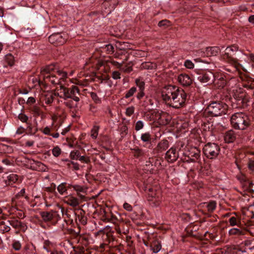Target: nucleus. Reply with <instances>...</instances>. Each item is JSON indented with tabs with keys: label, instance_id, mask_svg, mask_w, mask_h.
Returning <instances> with one entry per match:
<instances>
[{
	"label": "nucleus",
	"instance_id": "f257e3e1",
	"mask_svg": "<svg viewBox=\"0 0 254 254\" xmlns=\"http://www.w3.org/2000/svg\"><path fill=\"white\" fill-rule=\"evenodd\" d=\"M162 97L166 104L173 108H180L185 104L187 95L183 90L169 85L162 90Z\"/></svg>",
	"mask_w": 254,
	"mask_h": 254
},
{
	"label": "nucleus",
	"instance_id": "f03ea898",
	"mask_svg": "<svg viewBox=\"0 0 254 254\" xmlns=\"http://www.w3.org/2000/svg\"><path fill=\"white\" fill-rule=\"evenodd\" d=\"M67 78V73L55 67L54 65L47 66L41 71L39 80H43L45 84H62Z\"/></svg>",
	"mask_w": 254,
	"mask_h": 254
},
{
	"label": "nucleus",
	"instance_id": "7ed1b4c3",
	"mask_svg": "<svg viewBox=\"0 0 254 254\" xmlns=\"http://www.w3.org/2000/svg\"><path fill=\"white\" fill-rule=\"evenodd\" d=\"M230 95L232 96L237 102L238 105L240 107L247 106L248 99L245 97V93L243 88L237 85V81L235 78H231L228 81Z\"/></svg>",
	"mask_w": 254,
	"mask_h": 254
},
{
	"label": "nucleus",
	"instance_id": "20e7f679",
	"mask_svg": "<svg viewBox=\"0 0 254 254\" xmlns=\"http://www.w3.org/2000/svg\"><path fill=\"white\" fill-rule=\"evenodd\" d=\"M230 121L232 126L236 129L245 130L250 125L249 117L243 112L236 113L232 115Z\"/></svg>",
	"mask_w": 254,
	"mask_h": 254
},
{
	"label": "nucleus",
	"instance_id": "39448f33",
	"mask_svg": "<svg viewBox=\"0 0 254 254\" xmlns=\"http://www.w3.org/2000/svg\"><path fill=\"white\" fill-rule=\"evenodd\" d=\"M79 89L76 86H72L71 88H68L63 85L60 86V89L58 90V95L64 99H71L74 101L78 102L79 98L76 96V94H79Z\"/></svg>",
	"mask_w": 254,
	"mask_h": 254
},
{
	"label": "nucleus",
	"instance_id": "423d86ee",
	"mask_svg": "<svg viewBox=\"0 0 254 254\" xmlns=\"http://www.w3.org/2000/svg\"><path fill=\"white\" fill-rule=\"evenodd\" d=\"M227 105L222 102H214L209 104L205 110L211 116H218L226 114Z\"/></svg>",
	"mask_w": 254,
	"mask_h": 254
},
{
	"label": "nucleus",
	"instance_id": "0eeeda50",
	"mask_svg": "<svg viewBox=\"0 0 254 254\" xmlns=\"http://www.w3.org/2000/svg\"><path fill=\"white\" fill-rule=\"evenodd\" d=\"M238 47L233 45L227 47L224 51V54L222 56V58L226 60L228 62L234 64L235 70H238V66L241 65L239 64L237 65L236 60L233 57L236 52L238 51Z\"/></svg>",
	"mask_w": 254,
	"mask_h": 254
},
{
	"label": "nucleus",
	"instance_id": "6e6552de",
	"mask_svg": "<svg viewBox=\"0 0 254 254\" xmlns=\"http://www.w3.org/2000/svg\"><path fill=\"white\" fill-rule=\"evenodd\" d=\"M205 156L210 159L215 158L219 154L220 150V147L214 143H207L203 148Z\"/></svg>",
	"mask_w": 254,
	"mask_h": 254
},
{
	"label": "nucleus",
	"instance_id": "1a4fd4ad",
	"mask_svg": "<svg viewBox=\"0 0 254 254\" xmlns=\"http://www.w3.org/2000/svg\"><path fill=\"white\" fill-rule=\"evenodd\" d=\"M68 38L67 34L65 33H54L49 37L50 43L57 45L64 44Z\"/></svg>",
	"mask_w": 254,
	"mask_h": 254
},
{
	"label": "nucleus",
	"instance_id": "9d476101",
	"mask_svg": "<svg viewBox=\"0 0 254 254\" xmlns=\"http://www.w3.org/2000/svg\"><path fill=\"white\" fill-rule=\"evenodd\" d=\"M148 200L153 202L156 205H158L161 200V191L153 188H149Z\"/></svg>",
	"mask_w": 254,
	"mask_h": 254
},
{
	"label": "nucleus",
	"instance_id": "9b49d317",
	"mask_svg": "<svg viewBox=\"0 0 254 254\" xmlns=\"http://www.w3.org/2000/svg\"><path fill=\"white\" fill-rule=\"evenodd\" d=\"M197 78L200 82L208 84L214 81V75L212 72L208 71L199 74Z\"/></svg>",
	"mask_w": 254,
	"mask_h": 254
},
{
	"label": "nucleus",
	"instance_id": "f8f14e48",
	"mask_svg": "<svg viewBox=\"0 0 254 254\" xmlns=\"http://www.w3.org/2000/svg\"><path fill=\"white\" fill-rule=\"evenodd\" d=\"M155 117L154 120L162 125L167 124L171 119L170 116L168 113L162 111L156 113Z\"/></svg>",
	"mask_w": 254,
	"mask_h": 254
},
{
	"label": "nucleus",
	"instance_id": "ddd939ff",
	"mask_svg": "<svg viewBox=\"0 0 254 254\" xmlns=\"http://www.w3.org/2000/svg\"><path fill=\"white\" fill-rule=\"evenodd\" d=\"M200 150L196 147H191L189 151L188 157L191 162L199 163Z\"/></svg>",
	"mask_w": 254,
	"mask_h": 254
},
{
	"label": "nucleus",
	"instance_id": "4468645a",
	"mask_svg": "<svg viewBox=\"0 0 254 254\" xmlns=\"http://www.w3.org/2000/svg\"><path fill=\"white\" fill-rule=\"evenodd\" d=\"M179 157V153L175 147H171L166 153L165 158L169 162H173Z\"/></svg>",
	"mask_w": 254,
	"mask_h": 254
},
{
	"label": "nucleus",
	"instance_id": "2eb2a0df",
	"mask_svg": "<svg viewBox=\"0 0 254 254\" xmlns=\"http://www.w3.org/2000/svg\"><path fill=\"white\" fill-rule=\"evenodd\" d=\"M53 122L50 127H44L42 130V132L46 134L51 135L53 137L57 138L59 137L60 134L58 132H56L55 133H51V132L53 130L57 131L58 129V127L55 126H54V119L53 118Z\"/></svg>",
	"mask_w": 254,
	"mask_h": 254
},
{
	"label": "nucleus",
	"instance_id": "dca6fc26",
	"mask_svg": "<svg viewBox=\"0 0 254 254\" xmlns=\"http://www.w3.org/2000/svg\"><path fill=\"white\" fill-rule=\"evenodd\" d=\"M178 81L184 86H190L192 82V78L187 74H181L178 76Z\"/></svg>",
	"mask_w": 254,
	"mask_h": 254
},
{
	"label": "nucleus",
	"instance_id": "f3484780",
	"mask_svg": "<svg viewBox=\"0 0 254 254\" xmlns=\"http://www.w3.org/2000/svg\"><path fill=\"white\" fill-rule=\"evenodd\" d=\"M64 201L65 203L72 207H76L80 203L79 199L72 195L65 197Z\"/></svg>",
	"mask_w": 254,
	"mask_h": 254
},
{
	"label": "nucleus",
	"instance_id": "a211bd4d",
	"mask_svg": "<svg viewBox=\"0 0 254 254\" xmlns=\"http://www.w3.org/2000/svg\"><path fill=\"white\" fill-rule=\"evenodd\" d=\"M149 248L153 253L156 254L161 250L162 245L159 241L157 239H155L150 243Z\"/></svg>",
	"mask_w": 254,
	"mask_h": 254
},
{
	"label": "nucleus",
	"instance_id": "6ab92c4d",
	"mask_svg": "<svg viewBox=\"0 0 254 254\" xmlns=\"http://www.w3.org/2000/svg\"><path fill=\"white\" fill-rule=\"evenodd\" d=\"M228 222L231 226H237L240 227L242 225V222L241 217L237 215H234L231 216Z\"/></svg>",
	"mask_w": 254,
	"mask_h": 254
},
{
	"label": "nucleus",
	"instance_id": "aec40b11",
	"mask_svg": "<svg viewBox=\"0 0 254 254\" xmlns=\"http://www.w3.org/2000/svg\"><path fill=\"white\" fill-rule=\"evenodd\" d=\"M30 163L32 165L31 167L32 169L37 170L39 171H45L47 169L46 166L41 162L32 160Z\"/></svg>",
	"mask_w": 254,
	"mask_h": 254
},
{
	"label": "nucleus",
	"instance_id": "412c9836",
	"mask_svg": "<svg viewBox=\"0 0 254 254\" xmlns=\"http://www.w3.org/2000/svg\"><path fill=\"white\" fill-rule=\"evenodd\" d=\"M220 51L218 47H207L205 50V54L207 57L215 56Z\"/></svg>",
	"mask_w": 254,
	"mask_h": 254
},
{
	"label": "nucleus",
	"instance_id": "4be33fe9",
	"mask_svg": "<svg viewBox=\"0 0 254 254\" xmlns=\"http://www.w3.org/2000/svg\"><path fill=\"white\" fill-rule=\"evenodd\" d=\"M236 138L235 132L232 130H229L226 132L224 136V140L227 143L233 142Z\"/></svg>",
	"mask_w": 254,
	"mask_h": 254
},
{
	"label": "nucleus",
	"instance_id": "5701e85b",
	"mask_svg": "<svg viewBox=\"0 0 254 254\" xmlns=\"http://www.w3.org/2000/svg\"><path fill=\"white\" fill-rule=\"evenodd\" d=\"M68 187H72L73 190L76 191L77 194H79V193H86L87 190V187L78 185L69 184Z\"/></svg>",
	"mask_w": 254,
	"mask_h": 254
},
{
	"label": "nucleus",
	"instance_id": "b1692460",
	"mask_svg": "<svg viewBox=\"0 0 254 254\" xmlns=\"http://www.w3.org/2000/svg\"><path fill=\"white\" fill-rule=\"evenodd\" d=\"M215 83L218 85L219 87L223 88L224 87H226V88L228 90H229V87L228 86V81L223 78L220 77L219 79L216 80L215 79Z\"/></svg>",
	"mask_w": 254,
	"mask_h": 254
},
{
	"label": "nucleus",
	"instance_id": "393cba45",
	"mask_svg": "<svg viewBox=\"0 0 254 254\" xmlns=\"http://www.w3.org/2000/svg\"><path fill=\"white\" fill-rule=\"evenodd\" d=\"M8 223L13 228L18 229L24 227V224L17 219L8 221Z\"/></svg>",
	"mask_w": 254,
	"mask_h": 254
},
{
	"label": "nucleus",
	"instance_id": "a878e982",
	"mask_svg": "<svg viewBox=\"0 0 254 254\" xmlns=\"http://www.w3.org/2000/svg\"><path fill=\"white\" fill-rule=\"evenodd\" d=\"M41 215L43 220L45 222L50 221L53 218V214L51 212H42L41 213Z\"/></svg>",
	"mask_w": 254,
	"mask_h": 254
},
{
	"label": "nucleus",
	"instance_id": "bb28decb",
	"mask_svg": "<svg viewBox=\"0 0 254 254\" xmlns=\"http://www.w3.org/2000/svg\"><path fill=\"white\" fill-rule=\"evenodd\" d=\"M228 234L230 236H240L244 235V233L240 229L233 228L229 230Z\"/></svg>",
	"mask_w": 254,
	"mask_h": 254
},
{
	"label": "nucleus",
	"instance_id": "cd10ccee",
	"mask_svg": "<svg viewBox=\"0 0 254 254\" xmlns=\"http://www.w3.org/2000/svg\"><path fill=\"white\" fill-rule=\"evenodd\" d=\"M157 65L155 63L151 62H145L141 64V68L146 69H152L155 68Z\"/></svg>",
	"mask_w": 254,
	"mask_h": 254
},
{
	"label": "nucleus",
	"instance_id": "c85d7f7f",
	"mask_svg": "<svg viewBox=\"0 0 254 254\" xmlns=\"http://www.w3.org/2000/svg\"><path fill=\"white\" fill-rule=\"evenodd\" d=\"M7 179L9 184H13L15 183V182H16V181H17L18 179V176L15 174H11L7 176Z\"/></svg>",
	"mask_w": 254,
	"mask_h": 254
},
{
	"label": "nucleus",
	"instance_id": "c756f323",
	"mask_svg": "<svg viewBox=\"0 0 254 254\" xmlns=\"http://www.w3.org/2000/svg\"><path fill=\"white\" fill-rule=\"evenodd\" d=\"M5 61L10 66H12L14 64V60L13 56L10 54H7L5 56Z\"/></svg>",
	"mask_w": 254,
	"mask_h": 254
},
{
	"label": "nucleus",
	"instance_id": "7c9ffc66",
	"mask_svg": "<svg viewBox=\"0 0 254 254\" xmlns=\"http://www.w3.org/2000/svg\"><path fill=\"white\" fill-rule=\"evenodd\" d=\"M66 161L67 162L66 165L69 168L73 169L75 170L79 169V165L78 163L69 160H66Z\"/></svg>",
	"mask_w": 254,
	"mask_h": 254
},
{
	"label": "nucleus",
	"instance_id": "2f4dec72",
	"mask_svg": "<svg viewBox=\"0 0 254 254\" xmlns=\"http://www.w3.org/2000/svg\"><path fill=\"white\" fill-rule=\"evenodd\" d=\"M168 146V141L167 140H162L158 143L157 146L159 149L162 150L167 149Z\"/></svg>",
	"mask_w": 254,
	"mask_h": 254
},
{
	"label": "nucleus",
	"instance_id": "473e14b6",
	"mask_svg": "<svg viewBox=\"0 0 254 254\" xmlns=\"http://www.w3.org/2000/svg\"><path fill=\"white\" fill-rule=\"evenodd\" d=\"M140 138L143 142H149L151 141V137L149 132H146L141 134Z\"/></svg>",
	"mask_w": 254,
	"mask_h": 254
},
{
	"label": "nucleus",
	"instance_id": "72a5a7b5",
	"mask_svg": "<svg viewBox=\"0 0 254 254\" xmlns=\"http://www.w3.org/2000/svg\"><path fill=\"white\" fill-rule=\"evenodd\" d=\"M65 186L66 183H63L58 187L57 190L61 194H64L65 192H66L67 189Z\"/></svg>",
	"mask_w": 254,
	"mask_h": 254
},
{
	"label": "nucleus",
	"instance_id": "f704fd0d",
	"mask_svg": "<svg viewBox=\"0 0 254 254\" xmlns=\"http://www.w3.org/2000/svg\"><path fill=\"white\" fill-rule=\"evenodd\" d=\"M45 102L47 104H50L53 101V94L51 93H48L45 94L44 99Z\"/></svg>",
	"mask_w": 254,
	"mask_h": 254
},
{
	"label": "nucleus",
	"instance_id": "c9c22d12",
	"mask_svg": "<svg viewBox=\"0 0 254 254\" xmlns=\"http://www.w3.org/2000/svg\"><path fill=\"white\" fill-rule=\"evenodd\" d=\"M0 229L4 233L9 232L10 230V228L8 225H6L5 222H2L0 224Z\"/></svg>",
	"mask_w": 254,
	"mask_h": 254
},
{
	"label": "nucleus",
	"instance_id": "e433bc0d",
	"mask_svg": "<svg viewBox=\"0 0 254 254\" xmlns=\"http://www.w3.org/2000/svg\"><path fill=\"white\" fill-rule=\"evenodd\" d=\"M99 127L98 126H94L91 130V136L93 139H96L98 134Z\"/></svg>",
	"mask_w": 254,
	"mask_h": 254
},
{
	"label": "nucleus",
	"instance_id": "4c0bfd02",
	"mask_svg": "<svg viewBox=\"0 0 254 254\" xmlns=\"http://www.w3.org/2000/svg\"><path fill=\"white\" fill-rule=\"evenodd\" d=\"M52 246V244L51 242L48 240L44 241L43 245V249L45 250L47 252L51 251V248Z\"/></svg>",
	"mask_w": 254,
	"mask_h": 254
},
{
	"label": "nucleus",
	"instance_id": "58836bf2",
	"mask_svg": "<svg viewBox=\"0 0 254 254\" xmlns=\"http://www.w3.org/2000/svg\"><path fill=\"white\" fill-rule=\"evenodd\" d=\"M52 154L55 157H59L62 152L61 148L57 146L52 149Z\"/></svg>",
	"mask_w": 254,
	"mask_h": 254
},
{
	"label": "nucleus",
	"instance_id": "ea45409f",
	"mask_svg": "<svg viewBox=\"0 0 254 254\" xmlns=\"http://www.w3.org/2000/svg\"><path fill=\"white\" fill-rule=\"evenodd\" d=\"M206 207L209 212H212L216 208V203L214 201H211L206 204Z\"/></svg>",
	"mask_w": 254,
	"mask_h": 254
},
{
	"label": "nucleus",
	"instance_id": "a19ab883",
	"mask_svg": "<svg viewBox=\"0 0 254 254\" xmlns=\"http://www.w3.org/2000/svg\"><path fill=\"white\" fill-rule=\"evenodd\" d=\"M135 83L138 87L139 90H144V82L140 79H136Z\"/></svg>",
	"mask_w": 254,
	"mask_h": 254
},
{
	"label": "nucleus",
	"instance_id": "79ce46f5",
	"mask_svg": "<svg viewBox=\"0 0 254 254\" xmlns=\"http://www.w3.org/2000/svg\"><path fill=\"white\" fill-rule=\"evenodd\" d=\"M11 150V147L8 145L0 143V153L8 152Z\"/></svg>",
	"mask_w": 254,
	"mask_h": 254
},
{
	"label": "nucleus",
	"instance_id": "37998d69",
	"mask_svg": "<svg viewBox=\"0 0 254 254\" xmlns=\"http://www.w3.org/2000/svg\"><path fill=\"white\" fill-rule=\"evenodd\" d=\"M136 91V88L135 87H131L126 93L125 95L126 98H128L132 96Z\"/></svg>",
	"mask_w": 254,
	"mask_h": 254
},
{
	"label": "nucleus",
	"instance_id": "c03bdc74",
	"mask_svg": "<svg viewBox=\"0 0 254 254\" xmlns=\"http://www.w3.org/2000/svg\"><path fill=\"white\" fill-rule=\"evenodd\" d=\"M71 156L73 159H78L79 160L82 161L85 163H88L89 161L88 158L85 157L84 156H80L78 158H76L74 155H73L72 153L71 154Z\"/></svg>",
	"mask_w": 254,
	"mask_h": 254
},
{
	"label": "nucleus",
	"instance_id": "a18cd8bd",
	"mask_svg": "<svg viewBox=\"0 0 254 254\" xmlns=\"http://www.w3.org/2000/svg\"><path fill=\"white\" fill-rule=\"evenodd\" d=\"M185 66L189 69H192L194 67V64L190 61L187 60L184 63Z\"/></svg>",
	"mask_w": 254,
	"mask_h": 254
},
{
	"label": "nucleus",
	"instance_id": "49530a36",
	"mask_svg": "<svg viewBox=\"0 0 254 254\" xmlns=\"http://www.w3.org/2000/svg\"><path fill=\"white\" fill-rule=\"evenodd\" d=\"M73 100L67 101L64 102V104H65V105L67 107H68L70 108H72L75 107L77 106V102H75V103H74L73 102Z\"/></svg>",
	"mask_w": 254,
	"mask_h": 254
},
{
	"label": "nucleus",
	"instance_id": "de8ad7c7",
	"mask_svg": "<svg viewBox=\"0 0 254 254\" xmlns=\"http://www.w3.org/2000/svg\"><path fill=\"white\" fill-rule=\"evenodd\" d=\"M18 119L23 123H27L28 117L25 114L20 113L18 115Z\"/></svg>",
	"mask_w": 254,
	"mask_h": 254
},
{
	"label": "nucleus",
	"instance_id": "09e8293b",
	"mask_svg": "<svg viewBox=\"0 0 254 254\" xmlns=\"http://www.w3.org/2000/svg\"><path fill=\"white\" fill-rule=\"evenodd\" d=\"M32 112H33L34 115L35 116H39L41 114V111L40 108L37 106L33 107L32 109Z\"/></svg>",
	"mask_w": 254,
	"mask_h": 254
},
{
	"label": "nucleus",
	"instance_id": "8fccbe9b",
	"mask_svg": "<svg viewBox=\"0 0 254 254\" xmlns=\"http://www.w3.org/2000/svg\"><path fill=\"white\" fill-rule=\"evenodd\" d=\"M12 248L16 251H19L21 248L20 243L19 241H14L12 244Z\"/></svg>",
	"mask_w": 254,
	"mask_h": 254
},
{
	"label": "nucleus",
	"instance_id": "3c124183",
	"mask_svg": "<svg viewBox=\"0 0 254 254\" xmlns=\"http://www.w3.org/2000/svg\"><path fill=\"white\" fill-rule=\"evenodd\" d=\"M143 122L141 121H138L136 123L135 129L137 131L143 128Z\"/></svg>",
	"mask_w": 254,
	"mask_h": 254
},
{
	"label": "nucleus",
	"instance_id": "603ef678",
	"mask_svg": "<svg viewBox=\"0 0 254 254\" xmlns=\"http://www.w3.org/2000/svg\"><path fill=\"white\" fill-rule=\"evenodd\" d=\"M134 108L133 107H128L126 110V115L127 116H131L134 113Z\"/></svg>",
	"mask_w": 254,
	"mask_h": 254
},
{
	"label": "nucleus",
	"instance_id": "864d4df0",
	"mask_svg": "<svg viewBox=\"0 0 254 254\" xmlns=\"http://www.w3.org/2000/svg\"><path fill=\"white\" fill-rule=\"evenodd\" d=\"M121 74L119 71H115L112 72V77L114 79H118L121 78Z\"/></svg>",
	"mask_w": 254,
	"mask_h": 254
},
{
	"label": "nucleus",
	"instance_id": "5fc2aeb1",
	"mask_svg": "<svg viewBox=\"0 0 254 254\" xmlns=\"http://www.w3.org/2000/svg\"><path fill=\"white\" fill-rule=\"evenodd\" d=\"M123 207L125 209L128 211H131L132 210V206L127 202H125L123 205Z\"/></svg>",
	"mask_w": 254,
	"mask_h": 254
},
{
	"label": "nucleus",
	"instance_id": "6e6d98bb",
	"mask_svg": "<svg viewBox=\"0 0 254 254\" xmlns=\"http://www.w3.org/2000/svg\"><path fill=\"white\" fill-rule=\"evenodd\" d=\"M120 69L124 72H127V73L130 72L132 70V67L129 66H125L123 67L122 66L121 68H120Z\"/></svg>",
	"mask_w": 254,
	"mask_h": 254
},
{
	"label": "nucleus",
	"instance_id": "4d7b16f0",
	"mask_svg": "<svg viewBox=\"0 0 254 254\" xmlns=\"http://www.w3.org/2000/svg\"><path fill=\"white\" fill-rule=\"evenodd\" d=\"M169 23V21L167 20H163L159 22L158 25L159 27H161L163 26L168 25Z\"/></svg>",
	"mask_w": 254,
	"mask_h": 254
},
{
	"label": "nucleus",
	"instance_id": "13d9d810",
	"mask_svg": "<svg viewBox=\"0 0 254 254\" xmlns=\"http://www.w3.org/2000/svg\"><path fill=\"white\" fill-rule=\"evenodd\" d=\"M106 48L109 54L112 53L114 52V47L112 45H107L106 46Z\"/></svg>",
	"mask_w": 254,
	"mask_h": 254
},
{
	"label": "nucleus",
	"instance_id": "bf43d9fd",
	"mask_svg": "<svg viewBox=\"0 0 254 254\" xmlns=\"http://www.w3.org/2000/svg\"><path fill=\"white\" fill-rule=\"evenodd\" d=\"M248 167L249 169L252 171H254V161L250 160L248 163Z\"/></svg>",
	"mask_w": 254,
	"mask_h": 254
},
{
	"label": "nucleus",
	"instance_id": "052dcab7",
	"mask_svg": "<svg viewBox=\"0 0 254 254\" xmlns=\"http://www.w3.org/2000/svg\"><path fill=\"white\" fill-rule=\"evenodd\" d=\"M111 63L113 65L117 66V67L119 69L121 68V67L122 66V63L120 64L115 61H112Z\"/></svg>",
	"mask_w": 254,
	"mask_h": 254
},
{
	"label": "nucleus",
	"instance_id": "680f3d73",
	"mask_svg": "<svg viewBox=\"0 0 254 254\" xmlns=\"http://www.w3.org/2000/svg\"><path fill=\"white\" fill-rule=\"evenodd\" d=\"M144 154V152L141 149H137L135 151V155L137 157L142 156Z\"/></svg>",
	"mask_w": 254,
	"mask_h": 254
},
{
	"label": "nucleus",
	"instance_id": "e2e57ef3",
	"mask_svg": "<svg viewBox=\"0 0 254 254\" xmlns=\"http://www.w3.org/2000/svg\"><path fill=\"white\" fill-rule=\"evenodd\" d=\"M25 131V129L22 127H19L16 130V133L18 134H21Z\"/></svg>",
	"mask_w": 254,
	"mask_h": 254
},
{
	"label": "nucleus",
	"instance_id": "0e129e2a",
	"mask_svg": "<svg viewBox=\"0 0 254 254\" xmlns=\"http://www.w3.org/2000/svg\"><path fill=\"white\" fill-rule=\"evenodd\" d=\"M34 144V141L32 140H28L25 142V145L28 147L33 146Z\"/></svg>",
	"mask_w": 254,
	"mask_h": 254
},
{
	"label": "nucleus",
	"instance_id": "69168bd1",
	"mask_svg": "<svg viewBox=\"0 0 254 254\" xmlns=\"http://www.w3.org/2000/svg\"><path fill=\"white\" fill-rule=\"evenodd\" d=\"M35 102V99L32 97H29L27 99V103L29 104H33Z\"/></svg>",
	"mask_w": 254,
	"mask_h": 254
},
{
	"label": "nucleus",
	"instance_id": "338daca9",
	"mask_svg": "<svg viewBox=\"0 0 254 254\" xmlns=\"http://www.w3.org/2000/svg\"><path fill=\"white\" fill-rule=\"evenodd\" d=\"M143 91L144 90H139V92H138V93L137 94V98L138 99H141L144 95Z\"/></svg>",
	"mask_w": 254,
	"mask_h": 254
},
{
	"label": "nucleus",
	"instance_id": "774afa93",
	"mask_svg": "<svg viewBox=\"0 0 254 254\" xmlns=\"http://www.w3.org/2000/svg\"><path fill=\"white\" fill-rule=\"evenodd\" d=\"M69 130V127L68 126L64 128L61 132V134L63 135H65Z\"/></svg>",
	"mask_w": 254,
	"mask_h": 254
}]
</instances>
